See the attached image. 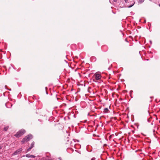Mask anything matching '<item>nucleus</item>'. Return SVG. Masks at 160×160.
Instances as JSON below:
<instances>
[{
  "label": "nucleus",
  "mask_w": 160,
  "mask_h": 160,
  "mask_svg": "<svg viewBox=\"0 0 160 160\" xmlns=\"http://www.w3.org/2000/svg\"><path fill=\"white\" fill-rule=\"evenodd\" d=\"M32 138V135L29 134L28 135V136H26L23 139L22 141V144H24L26 142H27L28 141H29L30 139Z\"/></svg>",
  "instance_id": "nucleus-1"
},
{
  "label": "nucleus",
  "mask_w": 160,
  "mask_h": 160,
  "mask_svg": "<svg viewBox=\"0 0 160 160\" xmlns=\"http://www.w3.org/2000/svg\"><path fill=\"white\" fill-rule=\"evenodd\" d=\"M25 132V131L24 129H21L15 135L17 137H19L22 135Z\"/></svg>",
  "instance_id": "nucleus-2"
},
{
  "label": "nucleus",
  "mask_w": 160,
  "mask_h": 160,
  "mask_svg": "<svg viewBox=\"0 0 160 160\" xmlns=\"http://www.w3.org/2000/svg\"><path fill=\"white\" fill-rule=\"evenodd\" d=\"M101 78V76L100 74L99 73H96L94 74L93 77V79L94 78L96 80H99Z\"/></svg>",
  "instance_id": "nucleus-3"
},
{
  "label": "nucleus",
  "mask_w": 160,
  "mask_h": 160,
  "mask_svg": "<svg viewBox=\"0 0 160 160\" xmlns=\"http://www.w3.org/2000/svg\"><path fill=\"white\" fill-rule=\"evenodd\" d=\"M22 149L21 148H19L15 151L13 153V155H15L19 154L22 151Z\"/></svg>",
  "instance_id": "nucleus-4"
},
{
  "label": "nucleus",
  "mask_w": 160,
  "mask_h": 160,
  "mask_svg": "<svg viewBox=\"0 0 160 160\" xmlns=\"http://www.w3.org/2000/svg\"><path fill=\"white\" fill-rule=\"evenodd\" d=\"M108 109L107 108H106L104 109L103 112L104 113H108Z\"/></svg>",
  "instance_id": "nucleus-5"
},
{
  "label": "nucleus",
  "mask_w": 160,
  "mask_h": 160,
  "mask_svg": "<svg viewBox=\"0 0 160 160\" xmlns=\"http://www.w3.org/2000/svg\"><path fill=\"white\" fill-rule=\"evenodd\" d=\"M35 142H33L32 144H31L30 148H32L34 146Z\"/></svg>",
  "instance_id": "nucleus-6"
},
{
  "label": "nucleus",
  "mask_w": 160,
  "mask_h": 160,
  "mask_svg": "<svg viewBox=\"0 0 160 160\" xmlns=\"http://www.w3.org/2000/svg\"><path fill=\"white\" fill-rule=\"evenodd\" d=\"M30 155H30L29 154H27L25 155V156L26 157L28 158H30Z\"/></svg>",
  "instance_id": "nucleus-7"
},
{
  "label": "nucleus",
  "mask_w": 160,
  "mask_h": 160,
  "mask_svg": "<svg viewBox=\"0 0 160 160\" xmlns=\"http://www.w3.org/2000/svg\"><path fill=\"white\" fill-rule=\"evenodd\" d=\"M135 2L133 3L131 5L129 6H128V8H131L132 7L134 4Z\"/></svg>",
  "instance_id": "nucleus-8"
},
{
  "label": "nucleus",
  "mask_w": 160,
  "mask_h": 160,
  "mask_svg": "<svg viewBox=\"0 0 160 160\" xmlns=\"http://www.w3.org/2000/svg\"><path fill=\"white\" fill-rule=\"evenodd\" d=\"M144 0H139V2L141 3H142L144 2Z\"/></svg>",
  "instance_id": "nucleus-9"
},
{
  "label": "nucleus",
  "mask_w": 160,
  "mask_h": 160,
  "mask_svg": "<svg viewBox=\"0 0 160 160\" xmlns=\"http://www.w3.org/2000/svg\"><path fill=\"white\" fill-rule=\"evenodd\" d=\"M8 127H5L4 128V130H5V131H6L8 130Z\"/></svg>",
  "instance_id": "nucleus-10"
},
{
  "label": "nucleus",
  "mask_w": 160,
  "mask_h": 160,
  "mask_svg": "<svg viewBox=\"0 0 160 160\" xmlns=\"http://www.w3.org/2000/svg\"><path fill=\"white\" fill-rule=\"evenodd\" d=\"M30 157V158H35L36 157V156H34L33 155H31Z\"/></svg>",
  "instance_id": "nucleus-11"
},
{
  "label": "nucleus",
  "mask_w": 160,
  "mask_h": 160,
  "mask_svg": "<svg viewBox=\"0 0 160 160\" xmlns=\"http://www.w3.org/2000/svg\"><path fill=\"white\" fill-rule=\"evenodd\" d=\"M31 149L32 148L30 147L28 148L27 150V152H29Z\"/></svg>",
  "instance_id": "nucleus-12"
},
{
  "label": "nucleus",
  "mask_w": 160,
  "mask_h": 160,
  "mask_svg": "<svg viewBox=\"0 0 160 160\" xmlns=\"http://www.w3.org/2000/svg\"><path fill=\"white\" fill-rule=\"evenodd\" d=\"M95 158H92L91 160H95Z\"/></svg>",
  "instance_id": "nucleus-13"
},
{
  "label": "nucleus",
  "mask_w": 160,
  "mask_h": 160,
  "mask_svg": "<svg viewBox=\"0 0 160 160\" xmlns=\"http://www.w3.org/2000/svg\"><path fill=\"white\" fill-rule=\"evenodd\" d=\"M125 1V2H127L128 1V0H124Z\"/></svg>",
  "instance_id": "nucleus-14"
},
{
  "label": "nucleus",
  "mask_w": 160,
  "mask_h": 160,
  "mask_svg": "<svg viewBox=\"0 0 160 160\" xmlns=\"http://www.w3.org/2000/svg\"><path fill=\"white\" fill-rule=\"evenodd\" d=\"M114 2H116L117 1V0H113Z\"/></svg>",
  "instance_id": "nucleus-15"
},
{
  "label": "nucleus",
  "mask_w": 160,
  "mask_h": 160,
  "mask_svg": "<svg viewBox=\"0 0 160 160\" xmlns=\"http://www.w3.org/2000/svg\"><path fill=\"white\" fill-rule=\"evenodd\" d=\"M45 160H51L50 159H47V158H45Z\"/></svg>",
  "instance_id": "nucleus-16"
},
{
  "label": "nucleus",
  "mask_w": 160,
  "mask_h": 160,
  "mask_svg": "<svg viewBox=\"0 0 160 160\" xmlns=\"http://www.w3.org/2000/svg\"><path fill=\"white\" fill-rule=\"evenodd\" d=\"M58 158L60 159V160H62L61 159V157H59V158Z\"/></svg>",
  "instance_id": "nucleus-17"
},
{
  "label": "nucleus",
  "mask_w": 160,
  "mask_h": 160,
  "mask_svg": "<svg viewBox=\"0 0 160 160\" xmlns=\"http://www.w3.org/2000/svg\"><path fill=\"white\" fill-rule=\"evenodd\" d=\"M2 148V146L0 147V150Z\"/></svg>",
  "instance_id": "nucleus-18"
},
{
  "label": "nucleus",
  "mask_w": 160,
  "mask_h": 160,
  "mask_svg": "<svg viewBox=\"0 0 160 160\" xmlns=\"http://www.w3.org/2000/svg\"><path fill=\"white\" fill-rule=\"evenodd\" d=\"M93 81H94V82H98V81H95V80H94Z\"/></svg>",
  "instance_id": "nucleus-19"
},
{
  "label": "nucleus",
  "mask_w": 160,
  "mask_h": 160,
  "mask_svg": "<svg viewBox=\"0 0 160 160\" xmlns=\"http://www.w3.org/2000/svg\"><path fill=\"white\" fill-rule=\"evenodd\" d=\"M132 92V91L131 90L130 91V92Z\"/></svg>",
  "instance_id": "nucleus-20"
},
{
  "label": "nucleus",
  "mask_w": 160,
  "mask_h": 160,
  "mask_svg": "<svg viewBox=\"0 0 160 160\" xmlns=\"http://www.w3.org/2000/svg\"><path fill=\"white\" fill-rule=\"evenodd\" d=\"M159 6H160V4L159 5Z\"/></svg>",
  "instance_id": "nucleus-21"
}]
</instances>
